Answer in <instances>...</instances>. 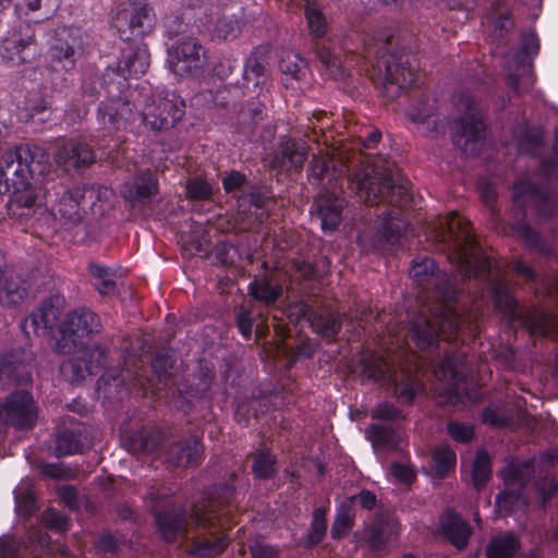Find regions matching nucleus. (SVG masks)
<instances>
[{
    "instance_id": "nucleus-9",
    "label": "nucleus",
    "mask_w": 558,
    "mask_h": 558,
    "mask_svg": "<svg viewBox=\"0 0 558 558\" xmlns=\"http://www.w3.org/2000/svg\"><path fill=\"white\" fill-rule=\"evenodd\" d=\"M128 92L129 87L118 96L104 98L98 105L96 120L99 130L93 142L99 149L108 147V138L111 141L116 132L125 129L138 118V111L130 100Z\"/></svg>"
},
{
    "instance_id": "nucleus-48",
    "label": "nucleus",
    "mask_w": 558,
    "mask_h": 558,
    "mask_svg": "<svg viewBox=\"0 0 558 558\" xmlns=\"http://www.w3.org/2000/svg\"><path fill=\"white\" fill-rule=\"evenodd\" d=\"M252 474L255 480H272L278 473V459L270 449L257 450L252 460Z\"/></svg>"
},
{
    "instance_id": "nucleus-19",
    "label": "nucleus",
    "mask_w": 558,
    "mask_h": 558,
    "mask_svg": "<svg viewBox=\"0 0 558 558\" xmlns=\"http://www.w3.org/2000/svg\"><path fill=\"white\" fill-rule=\"evenodd\" d=\"M274 396L278 397V391L276 387L268 384L253 388L251 393L242 399L236 397L233 414L234 421L242 427L250 426L252 418L257 421L262 415L276 407L271 400Z\"/></svg>"
},
{
    "instance_id": "nucleus-55",
    "label": "nucleus",
    "mask_w": 558,
    "mask_h": 558,
    "mask_svg": "<svg viewBox=\"0 0 558 558\" xmlns=\"http://www.w3.org/2000/svg\"><path fill=\"white\" fill-rule=\"evenodd\" d=\"M271 199L272 194L268 187L252 183L246 193L239 196L238 207L253 206L257 210H265Z\"/></svg>"
},
{
    "instance_id": "nucleus-30",
    "label": "nucleus",
    "mask_w": 558,
    "mask_h": 558,
    "mask_svg": "<svg viewBox=\"0 0 558 558\" xmlns=\"http://www.w3.org/2000/svg\"><path fill=\"white\" fill-rule=\"evenodd\" d=\"M409 223L399 211L378 216L373 226V244H398L408 231Z\"/></svg>"
},
{
    "instance_id": "nucleus-18",
    "label": "nucleus",
    "mask_w": 558,
    "mask_h": 558,
    "mask_svg": "<svg viewBox=\"0 0 558 558\" xmlns=\"http://www.w3.org/2000/svg\"><path fill=\"white\" fill-rule=\"evenodd\" d=\"M444 253L452 270L466 279H488L490 276L493 260L489 256L481 255L472 248L475 246H442Z\"/></svg>"
},
{
    "instance_id": "nucleus-32",
    "label": "nucleus",
    "mask_w": 558,
    "mask_h": 558,
    "mask_svg": "<svg viewBox=\"0 0 558 558\" xmlns=\"http://www.w3.org/2000/svg\"><path fill=\"white\" fill-rule=\"evenodd\" d=\"M158 187L159 183L156 174L147 169L138 172L132 182L124 184L122 195L133 206L147 205L151 197L158 193Z\"/></svg>"
},
{
    "instance_id": "nucleus-8",
    "label": "nucleus",
    "mask_w": 558,
    "mask_h": 558,
    "mask_svg": "<svg viewBox=\"0 0 558 558\" xmlns=\"http://www.w3.org/2000/svg\"><path fill=\"white\" fill-rule=\"evenodd\" d=\"M101 328L100 317L93 310L87 306L74 308L59 325L56 349L61 354L81 351Z\"/></svg>"
},
{
    "instance_id": "nucleus-43",
    "label": "nucleus",
    "mask_w": 558,
    "mask_h": 558,
    "mask_svg": "<svg viewBox=\"0 0 558 558\" xmlns=\"http://www.w3.org/2000/svg\"><path fill=\"white\" fill-rule=\"evenodd\" d=\"M239 247L240 246H213L211 250H208L209 246H181V255L183 257L198 255L205 258H214V264L230 267L235 263L230 253L231 251L233 254L239 253Z\"/></svg>"
},
{
    "instance_id": "nucleus-31",
    "label": "nucleus",
    "mask_w": 558,
    "mask_h": 558,
    "mask_svg": "<svg viewBox=\"0 0 558 558\" xmlns=\"http://www.w3.org/2000/svg\"><path fill=\"white\" fill-rule=\"evenodd\" d=\"M122 48V57L114 68L128 81L130 76L144 74L149 66V53L147 46L142 41H126Z\"/></svg>"
},
{
    "instance_id": "nucleus-25",
    "label": "nucleus",
    "mask_w": 558,
    "mask_h": 558,
    "mask_svg": "<svg viewBox=\"0 0 558 558\" xmlns=\"http://www.w3.org/2000/svg\"><path fill=\"white\" fill-rule=\"evenodd\" d=\"M96 160L93 147L80 138H71L58 146L54 153V161L65 171L85 168Z\"/></svg>"
},
{
    "instance_id": "nucleus-64",
    "label": "nucleus",
    "mask_w": 558,
    "mask_h": 558,
    "mask_svg": "<svg viewBox=\"0 0 558 558\" xmlns=\"http://www.w3.org/2000/svg\"><path fill=\"white\" fill-rule=\"evenodd\" d=\"M213 196L211 185L203 178L189 179L185 184V197L190 201H208Z\"/></svg>"
},
{
    "instance_id": "nucleus-46",
    "label": "nucleus",
    "mask_w": 558,
    "mask_h": 558,
    "mask_svg": "<svg viewBox=\"0 0 558 558\" xmlns=\"http://www.w3.org/2000/svg\"><path fill=\"white\" fill-rule=\"evenodd\" d=\"M229 545L227 535L215 538L196 537L187 548V554L195 558H214L221 555Z\"/></svg>"
},
{
    "instance_id": "nucleus-49",
    "label": "nucleus",
    "mask_w": 558,
    "mask_h": 558,
    "mask_svg": "<svg viewBox=\"0 0 558 558\" xmlns=\"http://www.w3.org/2000/svg\"><path fill=\"white\" fill-rule=\"evenodd\" d=\"M438 372L446 379L454 384L464 383L465 374V356L459 352L446 353L438 365Z\"/></svg>"
},
{
    "instance_id": "nucleus-50",
    "label": "nucleus",
    "mask_w": 558,
    "mask_h": 558,
    "mask_svg": "<svg viewBox=\"0 0 558 558\" xmlns=\"http://www.w3.org/2000/svg\"><path fill=\"white\" fill-rule=\"evenodd\" d=\"M355 521V509L351 500H344L338 508L331 525L330 536L332 539H341L347 536Z\"/></svg>"
},
{
    "instance_id": "nucleus-6",
    "label": "nucleus",
    "mask_w": 558,
    "mask_h": 558,
    "mask_svg": "<svg viewBox=\"0 0 558 558\" xmlns=\"http://www.w3.org/2000/svg\"><path fill=\"white\" fill-rule=\"evenodd\" d=\"M83 52L84 33L81 28L62 26L53 31L48 58L52 70L51 86L54 90L62 92L69 86V80L60 71L73 70Z\"/></svg>"
},
{
    "instance_id": "nucleus-42",
    "label": "nucleus",
    "mask_w": 558,
    "mask_h": 558,
    "mask_svg": "<svg viewBox=\"0 0 558 558\" xmlns=\"http://www.w3.org/2000/svg\"><path fill=\"white\" fill-rule=\"evenodd\" d=\"M328 511L329 501L325 506L314 508L307 533L302 539V546L305 549H314L325 539L328 530Z\"/></svg>"
},
{
    "instance_id": "nucleus-37",
    "label": "nucleus",
    "mask_w": 558,
    "mask_h": 558,
    "mask_svg": "<svg viewBox=\"0 0 558 558\" xmlns=\"http://www.w3.org/2000/svg\"><path fill=\"white\" fill-rule=\"evenodd\" d=\"M186 511L183 509H167L155 513L158 532L168 543H173L180 534H186Z\"/></svg>"
},
{
    "instance_id": "nucleus-40",
    "label": "nucleus",
    "mask_w": 558,
    "mask_h": 558,
    "mask_svg": "<svg viewBox=\"0 0 558 558\" xmlns=\"http://www.w3.org/2000/svg\"><path fill=\"white\" fill-rule=\"evenodd\" d=\"M195 17V14L191 9H186L180 15H170L165 20V29L169 38H186L203 33L205 26L201 17H196L194 23L191 24V20Z\"/></svg>"
},
{
    "instance_id": "nucleus-51",
    "label": "nucleus",
    "mask_w": 558,
    "mask_h": 558,
    "mask_svg": "<svg viewBox=\"0 0 558 558\" xmlns=\"http://www.w3.org/2000/svg\"><path fill=\"white\" fill-rule=\"evenodd\" d=\"M360 375L375 384L386 379L388 365L386 360L375 353L362 356L359 362Z\"/></svg>"
},
{
    "instance_id": "nucleus-14",
    "label": "nucleus",
    "mask_w": 558,
    "mask_h": 558,
    "mask_svg": "<svg viewBox=\"0 0 558 558\" xmlns=\"http://www.w3.org/2000/svg\"><path fill=\"white\" fill-rule=\"evenodd\" d=\"M512 198L517 206H530L543 219L553 217L558 208V196L545 182L518 180L513 184Z\"/></svg>"
},
{
    "instance_id": "nucleus-23",
    "label": "nucleus",
    "mask_w": 558,
    "mask_h": 558,
    "mask_svg": "<svg viewBox=\"0 0 558 558\" xmlns=\"http://www.w3.org/2000/svg\"><path fill=\"white\" fill-rule=\"evenodd\" d=\"M61 301L60 299L49 296L45 299L41 304L36 307L24 320L21 323V329L26 337L47 335L51 331L60 316H61Z\"/></svg>"
},
{
    "instance_id": "nucleus-58",
    "label": "nucleus",
    "mask_w": 558,
    "mask_h": 558,
    "mask_svg": "<svg viewBox=\"0 0 558 558\" xmlns=\"http://www.w3.org/2000/svg\"><path fill=\"white\" fill-rule=\"evenodd\" d=\"M492 476V459L489 453L480 449L476 451L472 469V482L476 489L485 487Z\"/></svg>"
},
{
    "instance_id": "nucleus-57",
    "label": "nucleus",
    "mask_w": 558,
    "mask_h": 558,
    "mask_svg": "<svg viewBox=\"0 0 558 558\" xmlns=\"http://www.w3.org/2000/svg\"><path fill=\"white\" fill-rule=\"evenodd\" d=\"M250 295L265 305H272L277 302L282 293L280 286H274L266 279H254L248 284Z\"/></svg>"
},
{
    "instance_id": "nucleus-39",
    "label": "nucleus",
    "mask_w": 558,
    "mask_h": 558,
    "mask_svg": "<svg viewBox=\"0 0 558 558\" xmlns=\"http://www.w3.org/2000/svg\"><path fill=\"white\" fill-rule=\"evenodd\" d=\"M344 204L345 201L343 198L333 194L323 195L316 199L314 206L324 232H331L340 225Z\"/></svg>"
},
{
    "instance_id": "nucleus-3",
    "label": "nucleus",
    "mask_w": 558,
    "mask_h": 558,
    "mask_svg": "<svg viewBox=\"0 0 558 558\" xmlns=\"http://www.w3.org/2000/svg\"><path fill=\"white\" fill-rule=\"evenodd\" d=\"M47 151L31 143L16 145L0 157V196L9 194L7 214L27 218L40 207L41 186L50 170Z\"/></svg>"
},
{
    "instance_id": "nucleus-36",
    "label": "nucleus",
    "mask_w": 558,
    "mask_h": 558,
    "mask_svg": "<svg viewBox=\"0 0 558 558\" xmlns=\"http://www.w3.org/2000/svg\"><path fill=\"white\" fill-rule=\"evenodd\" d=\"M28 283L7 265L0 272V302L9 307L20 304L28 295Z\"/></svg>"
},
{
    "instance_id": "nucleus-17",
    "label": "nucleus",
    "mask_w": 558,
    "mask_h": 558,
    "mask_svg": "<svg viewBox=\"0 0 558 558\" xmlns=\"http://www.w3.org/2000/svg\"><path fill=\"white\" fill-rule=\"evenodd\" d=\"M0 416L17 430L33 429L38 418L33 395L25 390L11 392L0 405Z\"/></svg>"
},
{
    "instance_id": "nucleus-15",
    "label": "nucleus",
    "mask_w": 558,
    "mask_h": 558,
    "mask_svg": "<svg viewBox=\"0 0 558 558\" xmlns=\"http://www.w3.org/2000/svg\"><path fill=\"white\" fill-rule=\"evenodd\" d=\"M167 65L178 76L194 75L201 72L207 62V51L193 36L177 39L168 47Z\"/></svg>"
},
{
    "instance_id": "nucleus-54",
    "label": "nucleus",
    "mask_w": 558,
    "mask_h": 558,
    "mask_svg": "<svg viewBox=\"0 0 558 558\" xmlns=\"http://www.w3.org/2000/svg\"><path fill=\"white\" fill-rule=\"evenodd\" d=\"M88 272L92 277L94 288L100 295L106 296L114 293L117 283L113 280L111 268L92 263L88 266Z\"/></svg>"
},
{
    "instance_id": "nucleus-11",
    "label": "nucleus",
    "mask_w": 558,
    "mask_h": 558,
    "mask_svg": "<svg viewBox=\"0 0 558 558\" xmlns=\"http://www.w3.org/2000/svg\"><path fill=\"white\" fill-rule=\"evenodd\" d=\"M84 193L80 186L71 190L56 172L49 173L41 186L40 206H51L54 216L65 223L76 225L82 220L81 209L85 208Z\"/></svg>"
},
{
    "instance_id": "nucleus-24",
    "label": "nucleus",
    "mask_w": 558,
    "mask_h": 558,
    "mask_svg": "<svg viewBox=\"0 0 558 558\" xmlns=\"http://www.w3.org/2000/svg\"><path fill=\"white\" fill-rule=\"evenodd\" d=\"M53 456L64 458L82 454L93 446L92 437L84 425L60 427L53 438Z\"/></svg>"
},
{
    "instance_id": "nucleus-5",
    "label": "nucleus",
    "mask_w": 558,
    "mask_h": 558,
    "mask_svg": "<svg viewBox=\"0 0 558 558\" xmlns=\"http://www.w3.org/2000/svg\"><path fill=\"white\" fill-rule=\"evenodd\" d=\"M490 293L494 308L509 325L519 324L532 336L547 337L556 330L557 317L539 307L522 312L510 284L505 279L492 282Z\"/></svg>"
},
{
    "instance_id": "nucleus-59",
    "label": "nucleus",
    "mask_w": 558,
    "mask_h": 558,
    "mask_svg": "<svg viewBox=\"0 0 558 558\" xmlns=\"http://www.w3.org/2000/svg\"><path fill=\"white\" fill-rule=\"evenodd\" d=\"M280 69L283 74L282 82L289 86L290 80L300 81L305 76L306 62L299 54L287 53L281 59Z\"/></svg>"
},
{
    "instance_id": "nucleus-12",
    "label": "nucleus",
    "mask_w": 558,
    "mask_h": 558,
    "mask_svg": "<svg viewBox=\"0 0 558 558\" xmlns=\"http://www.w3.org/2000/svg\"><path fill=\"white\" fill-rule=\"evenodd\" d=\"M185 114V101L174 92L154 95L138 118L154 131L173 128Z\"/></svg>"
},
{
    "instance_id": "nucleus-28",
    "label": "nucleus",
    "mask_w": 558,
    "mask_h": 558,
    "mask_svg": "<svg viewBox=\"0 0 558 558\" xmlns=\"http://www.w3.org/2000/svg\"><path fill=\"white\" fill-rule=\"evenodd\" d=\"M202 436L191 435L173 441L168 448V460L178 468L197 466L204 459Z\"/></svg>"
},
{
    "instance_id": "nucleus-47",
    "label": "nucleus",
    "mask_w": 558,
    "mask_h": 558,
    "mask_svg": "<svg viewBox=\"0 0 558 558\" xmlns=\"http://www.w3.org/2000/svg\"><path fill=\"white\" fill-rule=\"evenodd\" d=\"M366 434L374 449L397 451L399 448L400 436L391 426L371 424L367 427Z\"/></svg>"
},
{
    "instance_id": "nucleus-45",
    "label": "nucleus",
    "mask_w": 558,
    "mask_h": 558,
    "mask_svg": "<svg viewBox=\"0 0 558 558\" xmlns=\"http://www.w3.org/2000/svg\"><path fill=\"white\" fill-rule=\"evenodd\" d=\"M122 440L125 449L133 454L154 452L160 445V437L157 434L140 429L126 432Z\"/></svg>"
},
{
    "instance_id": "nucleus-13",
    "label": "nucleus",
    "mask_w": 558,
    "mask_h": 558,
    "mask_svg": "<svg viewBox=\"0 0 558 558\" xmlns=\"http://www.w3.org/2000/svg\"><path fill=\"white\" fill-rule=\"evenodd\" d=\"M38 54L39 46L36 40L35 24L31 21H21L14 25L0 46V57L12 65L31 62Z\"/></svg>"
},
{
    "instance_id": "nucleus-44",
    "label": "nucleus",
    "mask_w": 558,
    "mask_h": 558,
    "mask_svg": "<svg viewBox=\"0 0 558 558\" xmlns=\"http://www.w3.org/2000/svg\"><path fill=\"white\" fill-rule=\"evenodd\" d=\"M109 350L100 343H95L83 352L82 361L73 364L74 372L81 371L82 366L88 376H95L105 369L108 363Z\"/></svg>"
},
{
    "instance_id": "nucleus-63",
    "label": "nucleus",
    "mask_w": 558,
    "mask_h": 558,
    "mask_svg": "<svg viewBox=\"0 0 558 558\" xmlns=\"http://www.w3.org/2000/svg\"><path fill=\"white\" fill-rule=\"evenodd\" d=\"M220 513L213 508L209 502L203 506H194L192 509V519L197 526L204 529L216 527L219 524Z\"/></svg>"
},
{
    "instance_id": "nucleus-4",
    "label": "nucleus",
    "mask_w": 558,
    "mask_h": 558,
    "mask_svg": "<svg viewBox=\"0 0 558 558\" xmlns=\"http://www.w3.org/2000/svg\"><path fill=\"white\" fill-rule=\"evenodd\" d=\"M365 58L373 62L376 82L389 99L399 97L403 90L418 81L416 60L410 51L387 31L367 36Z\"/></svg>"
},
{
    "instance_id": "nucleus-1",
    "label": "nucleus",
    "mask_w": 558,
    "mask_h": 558,
    "mask_svg": "<svg viewBox=\"0 0 558 558\" xmlns=\"http://www.w3.org/2000/svg\"><path fill=\"white\" fill-rule=\"evenodd\" d=\"M410 276L420 288L421 304L409 322V332L420 350L435 351L440 340H456L462 328V317L453 306L459 289L454 277L429 257L414 259Z\"/></svg>"
},
{
    "instance_id": "nucleus-62",
    "label": "nucleus",
    "mask_w": 558,
    "mask_h": 558,
    "mask_svg": "<svg viewBox=\"0 0 558 558\" xmlns=\"http://www.w3.org/2000/svg\"><path fill=\"white\" fill-rule=\"evenodd\" d=\"M41 522L48 530L53 532H68L71 527L70 518L51 507L43 511Z\"/></svg>"
},
{
    "instance_id": "nucleus-7",
    "label": "nucleus",
    "mask_w": 558,
    "mask_h": 558,
    "mask_svg": "<svg viewBox=\"0 0 558 558\" xmlns=\"http://www.w3.org/2000/svg\"><path fill=\"white\" fill-rule=\"evenodd\" d=\"M454 105L461 116L452 132L453 144L465 155H478L484 145L485 123L476 101L469 94L456 97Z\"/></svg>"
},
{
    "instance_id": "nucleus-38",
    "label": "nucleus",
    "mask_w": 558,
    "mask_h": 558,
    "mask_svg": "<svg viewBox=\"0 0 558 558\" xmlns=\"http://www.w3.org/2000/svg\"><path fill=\"white\" fill-rule=\"evenodd\" d=\"M440 525L444 536L457 549L466 547L472 534L470 525L453 510H446L440 518Z\"/></svg>"
},
{
    "instance_id": "nucleus-27",
    "label": "nucleus",
    "mask_w": 558,
    "mask_h": 558,
    "mask_svg": "<svg viewBox=\"0 0 558 558\" xmlns=\"http://www.w3.org/2000/svg\"><path fill=\"white\" fill-rule=\"evenodd\" d=\"M308 155V145L303 140L282 138L274 153L271 168L280 171L301 170Z\"/></svg>"
},
{
    "instance_id": "nucleus-53",
    "label": "nucleus",
    "mask_w": 558,
    "mask_h": 558,
    "mask_svg": "<svg viewBox=\"0 0 558 558\" xmlns=\"http://www.w3.org/2000/svg\"><path fill=\"white\" fill-rule=\"evenodd\" d=\"M424 392V385L416 378L403 377L393 386V397L401 405L411 407L418 395Z\"/></svg>"
},
{
    "instance_id": "nucleus-10",
    "label": "nucleus",
    "mask_w": 558,
    "mask_h": 558,
    "mask_svg": "<svg viewBox=\"0 0 558 558\" xmlns=\"http://www.w3.org/2000/svg\"><path fill=\"white\" fill-rule=\"evenodd\" d=\"M304 16L313 41V48L323 66L333 77L342 75L340 50L331 38L326 16L315 0L305 1Z\"/></svg>"
},
{
    "instance_id": "nucleus-29",
    "label": "nucleus",
    "mask_w": 558,
    "mask_h": 558,
    "mask_svg": "<svg viewBox=\"0 0 558 558\" xmlns=\"http://www.w3.org/2000/svg\"><path fill=\"white\" fill-rule=\"evenodd\" d=\"M215 374L211 371H202L198 375L193 376L192 383L185 385L184 388H178L174 397V405L187 414L194 407V401L207 398Z\"/></svg>"
},
{
    "instance_id": "nucleus-16",
    "label": "nucleus",
    "mask_w": 558,
    "mask_h": 558,
    "mask_svg": "<svg viewBox=\"0 0 558 558\" xmlns=\"http://www.w3.org/2000/svg\"><path fill=\"white\" fill-rule=\"evenodd\" d=\"M129 87L122 74L113 66H107L104 72L87 68L82 77L81 94L87 102H95L100 97L118 96Z\"/></svg>"
},
{
    "instance_id": "nucleus-60",
    "label": "nucleus",
    "mask_w": 558,
    "mask_h": 558,
    "mask_svg": "<svg viewBox=\"0 0 558 558\" xmlns=\"http://www.w3.org/2000/svg\"><path fill=\"white\" fill-rule=\"evenodd\" d=\"M221 182L223 191L227 194L232 195L233 198H235L236 205L239 204V196L242 193H246V191L252 184L248 181L247 175L238 170H231L227 172L226 175L222 178Z\"/></svg>"
},
{
    "instance_id": "nucleus-26",
    "label": "nucleus",
    "mask_w": 558,
    "mask_h": 558,
    "mask_svg": "<svg viewBox=\"0 0 558 558\" xmlns=\"http://www.w3.org/2000/svg\"><path fill=\"white\" fill-rule=\"evenodd\" d=\"M400 534L399 521L389 513H378L365 530V542L374 553L383 551Z\"/></svg>"
},
{
    "instance_id": "nucleus-34",
    "label": "nucleus",
    "mask_w": 558,
    "mask_h": 558,
    "mask_svg": "<svg viewBox=\"0 0 558 558\" xmlns=\"http://www.w3.org/2000/svg\"><path fill=\"white\" fill-rule=\"evenodd\" d=\"M310 327L327 343H333L342 329V316L338 311L320 307L315 310Z\"/></svg>"
},
{
    "instance_id": "nucleus-21",
    "label": "nucleus",
    "mask_w": 558,
    "mask_h": 558,
    "mask_svg": "<svg viewBox=\"0 0 558 558\" xmlns=\"http://www.w3.org/2000/svg\"><path fill=\"white\" fill-rule=\"evenodd\" d=\"M123 41H134L149 34L155 25V14L147 4L123 9L117 13L113 22Z\"/></svg>"
},
{
    "instance_id": "nucleus-35",
    "label": "nucleus",
    "mask_w": 558,
    "mask_h": 558,
    "mask_svg": "<svg viewBox=\"0 0 558 558\" xmlns=\"http://www.w3.org/2000/svg\"><path fill=\"white\" fill-rule=\"evenodd\" d=\"M269 61L267 49L258 47L245 59L243 65V81L246 86L250 83L254 87L265 86L269 81Z\"/></svg>"
},
{
    "instance_id": "nucleus-22",
    "label": "nucleus",
    "mask_w": 558,
    "mask_h": 558,
    "mask_svg": "<svg viewBox=\"0 0 558 558\" xmlns=\"http://www.w3.org/2000/svg\"><path fill=\"white\" fill-rule=\"evenodd\" d=\"M539 51V40L534 31L521 34L520 50L508 61L507 84L515 95L520 94V78L530 74L532 60Z\"/></svg>"
},
{
    "instance_id": "nucleus-41",
    "label": "nucleus",
    "mask_w": 558,
    "mask_h": 558,
    "mask_svg": "<svg viewBox=\"0 0 558 558\" xmlns=\"http://www.w3.org/2000/svg\"><path fill=\"white\" fill-rule=\"evenodd\" d=\"M521 549V541L511 531L493 536L485 548V558H513Z\"/></svg>"
},
{
    "instance_id": "nucleus-2",
    "label": "nucleus",
    "mask_w": 558,
    "mask_h": 558,
    "mask_svg": "<svg viewBox=\"0 0 558 558\" xmlns=\"http://www.w3.org/2000/svg\"><path fill=\"white\" fill-rule=\"evenodd\" d=\"M307 171L310 182L318 186L331 184L333 180L348 172L350 187L355 191L361 202L369 206L388 204L402 208L413 199L410 182L398 167L389 162L353 169L341 166L338 169L328 157L314 155Z\"/></svg>"
},
{
    "instance_id": "nucleus-33",
    "label": "nucleus",
    "mask_w": 558,
    "mask_h": 558,
    "mask_svg": "<svg viewBox=\"0 0 558 558\" xmlns=\"http://www.w3.org/2000/svg\"><path fill=\"white\" fill-rule=\"evenodd\" d=\"M29 377L26 352L12 349L0 355V381L2 384L22 385Z\"/></svg>"
},
{
    "instance_id": "nucleus-20",
    "label": "nucleus",
    "mask_w": 558,
    "mask_h": 558,
    "mask_svg": "<svg viewBox=\"0 0 558 558\" xmlns=\"http://www.w3.org/2000/svg\"><path fill=\"white\" fill-rule=\"evenodd\" d=\"M427 232L434 244H478L470 222L457 214L436 218Z\"/></svg>"
},
{
    "instance_id": "nucleus-61",
    "label": "nucleus",
    "mask_w": 558,
    "mask_h": 558,
    "mask_svg": "<svg viewBox=\"0 0 558 558\" xmlns=\"http://www.w3.org/2000/svg\"><path fill=\"white\" fill-rule=\"evenodd\" d=\"M175 363L177 359L174 353L169 349L162 348L154 355L151 368L161 381L171 376V371L174 368Z\"/></svg>"
},
{
    "instance_id": "nucleus-56",
    "label": "nucleus",
    "mask_w": 558,
    "mask_h": 558,
    "mask_svg": "<svg viewBox=\"0 0 558 558\" xmlns=\"http://www.w3.org/2000/svg\"><path fill=\"white\" fill-rule=\"evenodd\" d=\"M241 33L240 20L235 16H220L209 28L211 40H232Z\"/></svg>"
},
{
    "instance_id": "nucleus-52",
    "label": "nucleus",
    "mask_w": 558,
    "mask_h": 558,
    "mask_svg": "<svg viewBox=\"0 0 558 558\" xmlns=\"http://www.w3.org/2000/svg\"><path fill=\"white\" fill-rule=\"evenodd\" d=\"M457 464V454L449 445H441L432 453L430 468L436 476L444 478L453 472Z\"/></svg>"
}]
</instances>
